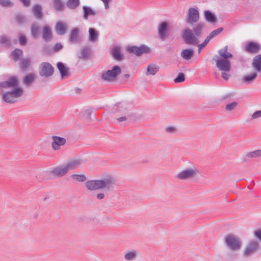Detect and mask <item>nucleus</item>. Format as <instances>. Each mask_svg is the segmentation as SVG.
<instances>
[{
  "label": "nucleus",
  "instance_id": "1",
  "mask_svg": "<svg viewBox=\"0 0 261 261\" xmlns=\"http://www.w3.org/2000/svg\"><path fill=\"white\" fill-rule=\"evenodd\" d=\"M115 185V179L111 175H107L100 179L96 180H89L85 183L86 188L89 191H96L102 190L103 192L98 193L95 197L98 200L105 198L106 195L105 192L112 190Z\"/></svg>",
  "mask_w": 261,
  "mask_h": 261
},
{
  "label": "nucleus",
  "instance_id": "2",
  "mask_svg": "<svg viewBox=\"0 0 261 261\" xmlns=\"http://www.w3.org/2000/svg\"><path fill=\"white\" fill-rule=\"evenodd\" d=\"M200 171L195 166L186 168L180 171L175 177L178 180H193L198 177Z\"/></svg>",
  "mask_w": 261,
  "mask_h": 261
},
{
  "label": "nucleus",
  "instance_id": "3",
  "mask_svg": "<svg viewBox=\"0 0 261 261\" xmlns=\"http://www.w3.org/2000/svg\"><path fill=\"white\" fill-rule=\"evenodd\" d=\"M121 70L118 66H114L112 69L103 71L100 74L102 81L107 82H113L116 81L117 77L121 73Z\"/></svg>",
  "mask_w": 261,
  "mask_h": 261
},
{
  "label": "nucleus",
  "instance_id": "4",
  "mask_svg": "<svg viewBox=\"0 0 261 261\" xmlns=\"http://www.w3.org/2000/svg\"><path fill=\"white\" fill-rule=\"evenodd\" d=\"M225 243L227 247L232 251H238L242 247L240 239L233 234H229L225 237Z\"/></svg>",
  "mask_w": 261,
  "mask_h": 261
},
{
  "label": "nucleus",
  "instance_id": "5",
  "mask_svg": "<svg viewBox=\"0 0 261 261\" xmlns=\"http://www.w3.org/2000/svg\"><path fill=\"white\" fill-rule=\"evenodd\" d=\"M23 93V89L17 88L12 91L7 92L3 94V99L7 103H14L17 101V99L21 97Z\"/></svg>",
  "mask_w": 261,
  "mask_h": 261
},
{
  "label": "nucleus",
  "instance_id": "6",
  "mask_svg": "<svg viewBox=\"0 0 261 261\" xmlns=\"http://www.w3.org/2000/svg\"><path fill=\"white\" fill-rule=\"evenodd\" d=\"M182 37L185 42L188 44L196 45L199 42L197 36L189 28H186L184 30Z\"/></svg>",
  "mask_w": 261,
  "mask_h": 261
},
{
  "label": "nucleus",
  "instance_id": "7",
  "mask_svg": "<svg viewBox=\"0 0 261 261\" xmlns=\"http://www.w3.org/2000/svg\"><path fill=\"white\" fill-rule=\"evenodd\" d=\"M259 247L258 242L255 240H250L245 247L243 255L245 257H248L254 253Z\"/></svg>",
  "mask_w": 261,
  "mask_h": 261
},
{
  "label": "nucleus",
  "instance_id": "8",
  "mask_svg": "<svg viewBox=\"0 0 261 261\" xmlns=\"http://www.w3.org/2000/svg\"><path fill=\"white\" fill-rule=\"evenodd\" d=\"M216 63V66L219 70L229 72L231 69V63L228 60L220 59L218 56H215L213 59Z\"/></svg>",
  "mask_w": 261,
  "mask_h": 261
},
{
  "label": "nucleus",
  "instance_id": "9",
  "mask_svg": "<svg viewBox=\"0 0 261 261\" xmlns=\"http://www.w3.org/2000/svg\"><path fill=\"white\" fill-rule=\"evenodd\" d=\"M199 18V13L197 9L195 8H190L189 9L186 17V21L187 23L193 25L194 23L198 22Z\"/></svg>",
  "mask_w": 261,
  "mask_h": 261
},
{
  "label": "nucleus",
  "instance_id": "10",
  "mask_svg": "<svg viewBox=\"0 0 261 261\" xmlns=\"http://www.w3.org/2000/svg\"><path fill=\"white\" fill-rule=\"evenodd\" d=\"M54 71V69L53 67L47 62H43L40 65L39 75L41 76H50L53 74Z\"/></svg>",
  "mask_w": 261,
  "mask_h": 261
},
{
  "label": "nucleus",
  "instance_id": "11",
  "mask_svg": "<svg viewBox=\"0 0 261 261\" xmlns=\"http://www.w3.org/2000/svg\"><path fill=\"white\" fill-rule=\"evenodd\" d=\"M68 172L64 164L53 168L50 171V173L56 177H60L65 176Z\"/></svg>",
  "mask_w": 261,
  "mask_h": 261
},
{
  "label": "nucleus",
  "instance_id": "12",
  "mask_svg": "<svg viewBox=\"0 0 261 261\" xmlns=\"http://www.w3.org/2000/svg\"><path fill=\"white\" fill-rule=\"evenodd\" d=\"M258 72L252 69L251 72L244 75L242 78V81L244 83L249 85L253 83L257 77Z\"/></svg>",
  "mask_w": 261,
  "mask_h": 261
},
{
  "label": "nucleus",
  "instance_id": "13",
  "mask_svg": "<svg viewBox=\"0 0 261 261\" xmlns=\"http://www.w3.org/2000/svg\"><path fill=\"white\" fill-rule=\"evenodd\" d=\"M128 50L134 53L137 56H140L143 54L149 53L150 48L146 45H141L139 47L132 46L128 48Z\"/></svg>",
  "mask_w": 261,
  "mask_h": 261
},
{
  "label": "nucleus",
  "instance_id": "14",
  "mask_svg": "<svg viewBox=\"0 0 261 261\" xmlns=\"http://www.w3.org/2000/svg\"><path fill=\"white\" fill-rule=\"evenodd\" d=\"M52 140L51 146L54 150H59L61 147L63 146L66 142L65 138L56 136L52 137Z\"/></svg>",
  "mask_w": 261,
  "mask_h": 261
},
{
  "label": "nucleus",
  "instance_id": "15",
  "mask_svg": "<svg viewBox=\"0 0 261 261\" xmlns=\"http://www.w3.org/2000/svg\"><path fill=\"white\" fill-rule=\"evenodd\" d=\"M18 81L16 77H13L8 81L2 82L0 83V86L4 88H14V89L18 88Z\"/></svg>",
  "mask_w": 261,
  "mask_h": 261
},
{
  "label": "nucleus",
  "instance_id": "16",
  "mask_svg": "<svg viewBox=\"0 0 261 261\" xmlns=\"http://www.w3.org/2000/svg\"><path fill=\"white\" fill-rule=\"evenodd\" d=\"M261 156V149L255 150L247 152L241 158V160L243 162H247L249 160L252 159H256Z\"/></svg>",
  "mask_w": 261,
  "mask_h": 261
},
{
  "label": "nucleus",
  "instance_id": "17",
  "mask_svg": "<svg viewBox=\"0 0 261 261\" xmlns=\"http://www.w3.org/2000/svg\"><path fill=\"white\" fill-rule=\"evenodd\" d=\"M82 164L83 160L82 159H73L68 161L65 164L69 171L79 168Z\"/></svg>",
  "mask_w": 261,
  "mask_h": 261
},
{
  "label": "nucleus",
  "instance_id": "18",
  "mask_svg": "<svg viewBox=\"0 0 261 261\" xmlns=\"http://www.w3.org/2000/svg\"><path fill=\"white\" fill-rule=\"evenodd\" d=\"M259 44L254 42H249L245 47V50L250 54H256L260 50Z\"/></svg>",
  "mask_w": 261,
  "mask_h": 261
},
{
  "label": "nucleus",
  "instance_id": "19",
  "mask_svg": "<svg viewBox=\"0 0 261 261\" xmlns=\"http://www.w3.org/2000/svg\"><path fill=\"white\" fill-rule=\"evenodd\" d=\"M57 68L61 73L62 79L69 76V68L65 64L62 62H58L57 63Z\"/></svg>",
  "mask_w": 261,
  "mask_h": 261
},
{
  "label": "nucleus",
  "instance_id": "20",
  "mask_svg": "<svg viewBox=\"0 0 261 261\" xmlns=\"http://www.w3.org/2000/svg\"><path fill=\"white\" fill-rule=\"evenodd\" d=\"M168 27L167 23L165 22L161 23L159 26L158 33L160 38L162 40H164L167 38Z\"/></svg>",
  "mask_w": 261,
  "mask_h": 261
},
{
  "label": "nucleus",
  "instance_id": "21",
  "mask_svg": "<svg viewBox=\"0 0 261 261\" xmlns=\"http://www.w3.org/2000/svg\"><path fill=\"white\" fill-rule=\"evenodd\" d=\"M251 66L252 69L258 72H261V54L254 57L252 60Z\"/></svg>",
  "mask_w": 261,
  "mask_h": 261
},
{
  "label": "nucleus",
  "instance_id": "22",
  "mask_svg": "<svg viewBox=\"0 0 261 261\" xmlns=\"http://www.w3.org/2000/svg\"><path fill=\"white\" fill-rule=\"evenodd\" d=\"M138 254V253L137 250H128L124 252V258L126 261H133L136 259Z\"/></svg>",
  "mask_w": 261,
  "mask_h": 261
},
{
  "label": "nucleus",
  "instance_id": "23",
  "mask_svg": "<svg viewBox=\"0 0 261 261\" xmlns=\"http://www.w3.org/2000/svg\"><path fill=\"white\" fill-rule=\"evenodd\" d=\"M80 29L77 28H73L70 33L69 41L70 42L75 43L79 40Z\"/></svg>",
  "mask_w": 261,
  "mask_h": 261
},
{
  "label": "nucleus",
  "instance_id": "24",
  "mask_svg": "<svg viewBox=\"0 0 261 261\" xmlns=\"http://www.w3.org/2000/svg\"><path fill=\"white\" fill-rule=\"evenodd\" d=\"M159 66L154 64H151L147 66L146 72V75H154L159 71Z\"/></svg>",
  "mask_w": 261,
  "mask_h": 261
},
{
  "label": "nucleus",
  "instance_id": "25",
  "mask_svg": "<svg viewBox=\"0 0 261 261\" xmlns=\"http://www.w3.org/2000/svg\"><path fill=\"white\" fill-rule=\"evenodd\" d=\"M112 55L113 57L118 61L122 60L123 58L119 47L116 46L113 47L112 49Z\"/></svg>",
  "mask_w": 261,
  "mask_h": 261
},
{
  "label": "nucleus",
  "instance_id": "26",
  "mask_svg": "<svg viewBox=\"0 0 261 261\" xmlns=\"http://www.w3.org/2000/svg\"><path fill=\"white\" fill-rule=\"evenodd\" d=\"M99 33L95 29H89V41L91 42H95L98 39Z\"/></svg>",
  "mask_w": 261,
  "mask_h": 261
},
{
  "label": "nucleus",
  "instance_id": "27",
  "mask_svg": "<svg viewBox=\"0 0 261 261\" xmlns=\"http://www.w3.org/2000/svg\"><path fill=\"white\" fill-rule=\"evenodd\" d=\"M227 50L228 46L226 45L219 50V54L222 59L228 60V59L231 58L232 57V55L231 53L228 52Z\"/></svg>",
  "mask_w": 261,
  "mask_h": 261
},
{
  "label": "nucleus",
  "instance_id": "28",
  "mask_svg": "<svg viewBox=\"0 0 261 261\" xmlns=\"http://www.w3.org/2000/svg\"><path fill=\"white\" fill-rule=\"evenodd\" d=\"M56 31L60 35L65 34L67 27L65 24L62 22H58L56 25Z\"/></svg>",
  "mask_w": 261,
  "mask_h": 261
},
{
  "label": "nucleus",
  "instance_id": "29",
  "mask_svg": "<svg viewBox=\"0 0 261 261\" xmlns=\"http://www.w3.org/2000/svg\"><path fill=\"white\" fill-rule=\"evenodd\" d=\"M84 11V19L87 20L89 16H95L96 12L91 8L84 6L83 7Z\"/></svg>",
  "mask_w": 261,
  "mask_h": 261
},
{
  "label": "nucleus",
  "instance_id": "30",
  "mask_svg": "<svg viewBox=\"0 0 261 261\" xmlns=\"http://www.w3.org/2000/svg\"><path fill=\"white\" fill-rule=\"evenodd\" d=\"M194 55V50L193 49H183L180 54L181 57L186 60H189Z\"/></svg>",
  "mask_w": 261,
  "mask_h": 261
},
{
  "label": "nucleus",
  "instance_id": "31",
  "mask_svg": "<svg viewBox=\"0 0 261 261\" xmlns=\"http://www.w3.org/2000/svg\"><path fill=\"white\" fill-rule=\"evenodd\" d=\"M52 37L51 31L48 26H45L43 29V38L47 41L50 40Z\"/></svg>",
  "mask_w": 261,
  "mask_h": 261
},
{
  "label": "nucleus",
  "instance_id": "32",
  "mask_svg": "<svg viewBox=\"0 0 261 261\" xmlns=\"http://www.w3.org/2000/svg\"><path fill=\"white\" fill-rule=\"evenodd\" d=\"M42 7L39 5H36L33 8V12L35 17L41 19L42 17Z\"/></svg>",
  "mask_w": 261,
  "mask_h": 261
},
{
  "label": "nucleus",
  "instance_id": "33",
  "mask_svg": "<svg viewBox=\"0 0 261 261\" xmlns=\"http://www.w3.org/2000/svg\"><path fill=\"white\" fill-rule=\"evenodd\" d=\"M203 28L204 24L201 22L197 23L193 28V32L195 34L196 36H197L198 38L200 36Z\"/></svg>",
  "mask_w": 261,
  "mask_h": 261
},
{
  "label": "nucleus",
  "instance_id": "34",
  "mask_svg": "<svg viewBox=\"0 0 261 261\" xmlns=\"http://www.w3.org/2000/svg\"><path fill=\"white\" fill-rule=\"evenodd\" d=\"M204 16L206 20L211 23H214L216 20L215 15L208 10L204 11Z\"/></svg>",
  "mask_w": 261,
  "mask_h": 261
},
{
  "label": "nucleus",
  "instance_id": "35",
  "mask_svg": "<svg viewBox=\"0 0 261 261\" xmlns=\"http://www.w3.org/2000/svg\"><path fill=\"white\" fill-rule=\"evenodd\" d=\"M54 7L57 11H62L64 10V5L62 0H53Z\"/></svg>",
  "mask_w": 261,
  "mask_h": 261
},
{
  "label": "nucleus",
  "instance_id": "36",
  "mask_svg": "<svg viewBox=\"0 0 261 261\" xmlns=\"http://www.w3.org/2000/svg\"><path fill=\"white\" fill-rule=\"evenodd\" d=\"M71 178L76 181L84 182L86 180V177L84 174H72L70 176Z\"/></svg>",
  "mask_w": 261,
  "mask_h": 261
},
{
  "label": "nucleus",
  "instance_id": "37",
  "mask_svg": "<svg viewBox=\"0 0 261 261\" xmlns=\"http://www.w3.org/2000/svg\"><path fill=\"white\" fill-rule=\"evenodd\" d=\"M79 0H68L66 3L67 6L71 9H75L80 5Z\"/></svg>",
  "mask_w": 261,
  "mask_h": 261
},
{
  "label": "nucleus",
  "instance_id": "38",
  "mask_svg": "<svg viewBox=\"0 0 261 261\" xmlns=\"http://www.w3.org/2000/svg\"><path fill=\"white\" fill-rule=\"evenodd\" d=\"M35 79V74L30 73L26 75L23 79V83L25 85H30L33 82Z\"/></svg>",
  "mask_w": 261,
  "mask_h": 261
},
{
  "label": "nucleus",
  "instance_id": "39",
  "mask_svg": "<svg viewBox=\"0 0 261 261\" xmlns=\"http://www.w3.org/2000/svg\"><path fill=\"white\" fill-rule=\"evenodd\" d=\"M90 56V49L88 48H84L81 51L79 58L84 60L87 59Z\"/></svg>",
  "mask_w": 261,
  "mask_h": 261
},
{
  "label": "nucleus",
  "instance_id": "40",
  "mask_svg": "<svg viewBox=\"0 0 261 261\" xmlns=\"http://www.w3.org/2000/svg\"><path fill=\"white\" fill-rule=\"evenodd\" d=\"M22 54L23 53L21 50L15 49V50L12 53L11 56L15 61H17L22 56Z\"/></svg>",
  "mask_w": 261,
  "mask_h": 261
},
{
  "label": "nucleus",
  "instance_id": "41",
  "mask_svg": "<svg viewBox=\"0 0 261 261\" xmlns=\"http://www.w3.org/2000/svg\"><path fill=\"white\" fill-rule=\"evenodd\" d=\"M32 34L34 38L38 37L39 32V28L36 24H33L31 28Z\"/></svg>",
  "mask_w": 261,
  "mask_h": 261
},
{
  "label": "nucleus",
  "instance_id": "42",
  "mask_svg": "<svg viewBox=\"0 0 261 261\" xmlns=\"http://www.w3.org/2000/svg\"><path fill=\"white\" fill-rule=\"evenodd\" d=\"M31 64V60L29 59H25L22 61L21 63V67L23 69H25L29 67Z\"/></svg>",
  "mask_w": 261,
  "mask_h": 261
},
{
  "label": "nucleus",
  "instance_id": "43",
  "mask_svg": "<svg viewBox=\"0 0 261 261\" xmlns=\"http://www.w3.org/2000/svg\"><path fill=\"white\" fill-rule=\"evenodd\" d=\"M0 5L5 7H11L13 6V4L10 0H0Z\"/></svg>",
  "mask_w": 261,
  "mask_h": 261
},
{
  "label": "nucleus",
  "instance_id": "44",
  "mask_svg": "<svg viewBox=\"0 0 261 261\" xmlns=\"http://www.w3.org/2000/svg\"><path fill=\"white\" fill-rule=\"evenodd\" d=\"M261 117V110L254 112L251 116L250 120H255Z\"/></svg>",
  "mask_w": 261,
  "mask_h": 261
},
{
  "label": "nucleus",
  "instance_id": "45",
  "mask_svg": "<svg viewBox=\"0 0 261 261\" xmlns=\"http://www.w3.org/2000/svg\"><path fill=\"white\" fill-rule=\"evenodd\" d=\"M238 105V103L237 102H232L230 103H229L226 106V110L228 111H231L232 110H233V109H234Z\"/></svg>",
  "mask_w": 261,
  "mask_h": 261
},
{
  "label": "nucleus",
  "instance_id": "46",
  "mask_svg": "<svg viewBox=\"0 0 261 261\" xmlns=\"http://www.w3.org/2000/svg\"><path fill=\"white\" fill-rule=\"evenodd\" d=\"M185 75L182 73L178 74L176 78L174 80L175 83H180L185 81Z\"/></svg>",
  "mask_w": 261,
  "mask_h": 261
},
{
  "label": "nucleus",
  "instance_id": "47",
  "mask_svg": "<svg viewBox=\"0 0 261 261\" xmlns=\"http://www.w3.org/2000/svg\"><path fill=\"white\" fill-rule=\"evenodd\" d=\"M223 30V29L222 28H219L213 31H212L210 34L209 35L210 37L213 38L215 36L218 35L219 34H220Z\"/></svg>",
  "mask_w": 261,
  "mask_h": 261
},
{
  "label": "nucleus",
  "instance_id": "48",
  "mask_svg": "<svg viewBox=\"0 0 261 261\" xmlns=\"http://www.w3.org/2000/svg\"><path fill=\"white\" fill-rule=\"evenodd\" d=\"M165 130L167 133L173 134L177 132V129L175 126H169L166 127Z\"/></svg>",
  "mask_w": 261,
  "mask_h": 261
},
{
  "label": "nucleus",
  "instance_id": "49",
  "mask_svg": "<svg viewBox=\"0 0 261 261\" xmlns=\"http://www.w3.org/2000/svg\"><path fill=\"white\" fill-rule=\"evenodd\" d=\"M254 236L261 241V229H257L254 231Z\"/></svg>",
  "mask_w": 261,
  "mask_h": 261
},
{
  "label": "nucleus",
  "instance_id": "50",
  "mask_svg": "<svg viewBox=\"0 0 261 261\" xmlns=\"http://www.w3.org/2000/svg\"><path fill=\"white\" fill-rule=\"evenodd\" d=\"M0 43H8L9 39L6 36H0Z\"/></svg>",
  "mask_w": 261,
  "mask_h": 261
},
{
  "label": "nucleus",
  "instance_id": "51",
  "mask_svg": "<svg viewBox=\"0 0 261 261\" xmlns=\"http://www.w3.org/2000/svg\"><path fill=\"white\" fill-rule=\"evenodd\" d=\"M19 43L21 45H24L27 43V38L23 35H21L19 37Z\"/></svg>",
  "mask_w": 261,
  "mask_h": 261
},
{
  "label": "nucleus",
  "instance_id": "52",
  "mask_svg": "<svg viewBox=\"0 0 261 261\" xmlns=\"http://www.w3.org/2000/svg\"><path fill=\"white\" fill-rule=\"evenodd\" d=\"M227 72H228L222 71L221 74L222 77L225 80H228L230 77V74Z\"/></svg>",
  "mask_w": 261,
  "mask_h": 261
},
{
  "label": "nucleus",
  "instance_id": "53",
  "mask_svg": "<svg viewBox=\"0 0 261 261\" xmlns=\"http://www.w3.org/2000/svg\"><path fill=\"white\" fill-rule=\"evenodd\" d=\"M62 45L61 43H58L56 44V45L54 46V49L55 51H58L60 49H62Z\"/></svg>",
  "mask_w": 261,
  "mask_h": 261
},
{
  "label": "nucleus",
  "instance_id": "54",
  "mask_svg": "<svg viewBox=\"0 0 261 261\" xmlns=\"http://www.w3.org/2000/svg\"><path fill=\"white\" fill-rule=\"evenodd\" d=\"M118 110L120 111H122V110H126V108H125V105L124 104V103H119L118 106Z\"/></svg>",
  "mask_w": 261,
  "mask_h": 261
},
{
  "label": "nucleus",
  "instance_id": "55",
  "mask_svg": "<svg viewBox=\"0 0 261 261\" xmlns=\"http://www.w3.org/2000/svg\"><path fill=\"white\" fill-rule=\"evenodd\" d=\"M16 20H17L18 22L22 23V22H23L24 17H23V16H22L21 15H17L16 16Z\"/></svg>",
  "mask_w": 261,
  "mask_h": 261
},
{
  "label": "nucleus",
  "instance_id": "56",
  "mask_svg": "<svg viewBox=\"0 0 261 261\" xmlns=\"http://www.w3.org/2000/svg\"><path fill=\"white\" fill-rule=\"evenodd\" d=\"M100 1L103 3L105 9H108V8L109 7V3L111 0H100Z\"/></svg>",
  "mask_w": 261,
  "mask_h": 261
},
{
  "label": "nucleus",
  "instance_id": "57",
  "mask_svg": "<svg viewBox=\"0 0 261 261\" xmlns=\"http://www.w3.org/2000/svg\"><path fill=\"white\" fill-rule=\"evenodd\" d=\"M211 39L212 38L210 35L207 36L206 39L204 40V42L202 43V44H204V46H205Z\"/></svg>",
  "mask_w": 261,
  "mask_h": 261
},
{
  "label": "nucleus",
  "instance_id": "58",
  "mask_svg": "<svg viewBox=\"0 0 261 261\" xmlns=\"http://www.w3.org/2000/svg\"><path fill=\"white\" fill-rule=\"evenodd\" d=\"M211 39L212 38L210 35L207 36L206 39L204 40V42L202 43V44H204V46H205Z\"/></svg>",
  "mask_w": 261,
  "mask_h": 261
},
{
  "label": "nucleus",
  "instance_id": "59",
  "mask_svg": "<svg viewBox=\"0 0 261 261\" xmlns=\"http://www.w3.org/2000/svg\"><path fill=\"white\" fill-rule=\"evenodd\" d=\"M127 116H122V117H120L118 118L117 119V120L118 122H122V121H125L127 119Z\"/></svg>",
  "mask_w": 261,
  "mask_h": 261
},
{
  "label": "nucleus",
  "instance_id": "60",
  "mask_svg": "<svg viewBox=\"0 0 261 261\" xmlns=\"http://www.w3.org/2000/svg\"><path fill=\"white\" fill-rule=\"evenodd\" d=\"M25 6H29L30 4V0H20Z\"/></svg>",
  "mask_w": 261,
  "mask_h": 261
},
{
  "label": "nucleus",
  "instance_id": "61",
  "mask_svg": "<svg viewBox=\"0 0 261 261\" xmlns=\"http://www.w3.org/2000/svg\"><path fill=\"white\" fill-rule=\"evenodd\" d=\"M205 46H204V44L202 43L199 44L198 45V52L200 53L201 51V50Z\"/></svg>",
  "mask_w": 261,
  "mask_h": 261
},
{
  "label": "nucleus",
  "instance_id": "62",
  "mask_svg": "<svg viewBox=\"0 0 261 261\" xmlns=\"http://www.w3.org/2000/svg\"><path fill=\"white\" fill-rule=\"evenodd\" d=\"M124 77H125V78H126V79H128V78H129V75L128 74H124Z\"/></svg>",
  "mask_w": 261,
  "mask_h": 261
}]
</instances>
